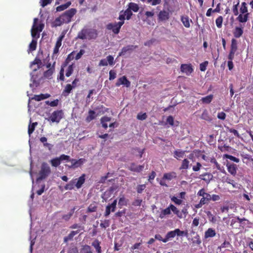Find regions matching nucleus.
<instances>
[{
    "label": "nucleus",
    "mask_w": 253,
    "mask_h": 253,
    "mask_svg": "<svg viewBox=\"0 0 253 253\" xmlns=\"http://www.w3.org/2000/svg\"><path fill=\"white\" fill-rule=\"evenodd\" d=\"M77 10L72 8L61 14L59 17L55 19L54 21L56 26H61L64 23H68L71 21L73 17L76 14Z\"/></svg>",
    "instance_id": "nucleus-1"
},
{
    "label": "nucleus",
    "mask_w": 253,
    "mask_h": 253,
    "mask_svg": "<svg viewBox=\"0 0 253 253\" xmlns=\"http://www.w3.org/2000/svg\"><path fill=\"white\" fill-rule=\"evenodd\" d=\"M39 19L35 18L34 19V22L31 29V35L33 38H39V33L42 32L44 28V24L43 23H40L38 24Z\"/></svg>",
    "instance_id": "nucleus-2"
},
{
    "label": "nucleus",
    "mask_w": 253,
    "mask_h": 253,
    "mask_svg": "<svg viewBox=\"0 0 253 253\" xmlns=\"http://www.w3.org/2000/svg\"><path fill=\"white\" fill-rule=\"evenodd\" d=\"M51 173V169L48 165L43 162L41 165V169L39 171V176L37 180H42L46 178Z\"/></svg>",
    "instance_id": "nucleus-3"
},
{
    "label": "nucleus",
    "mask_w": 253,
    "mask_h": 253,
    "mask_svg": "<svg viewBox=\"0 0 253 253\" xmlns=\"http://www.w3.org/2000/svg\"><path fill=\"white\" fill-rule=\"evenodd\" d=\"M124 24V22H115V23H110L106 25V28L108 30H112L115 34H118Z\"/></svg>",
    "instance_id": "nucleus-4"
},
{
    "label": "nucleus",
    "mask_w": 253,
    "mask_h": 253,
    "mask_svg": "<svg viewBox=\"0 0 253 253\" xmlns=\"http://www.w3.org/2000/svg\"><path fill=\"white\" fill-rule=\"evenodd\" d=\"M63 113L62 110H57L54 111L47 119L48 121L52 123H58L62 118Z\"/></svg>",
    "instance_id": "nucleus-5"
},
{
    "label": "nucleus",
    "mask_w": 253,
    "mask_h": 253,
    "mask_svg": "<svg viewBox=\"0 0 253 253\" xmlns=\"http://www.w3.org/2000/svg\"><path fill=\"white\" fill-rule=\"evenodd\" d=\"M85 161V160L83 158L79 159V160H76L74 159H70L69 162L71 163V165H66V167H68L69 169H75L78 167H81Z\"/></svg>",
    "instance_id": "nucleus-6"
},
{
    "label": "nucleus",
    "mask_w": 253,
    "mask_h": 253,
    "mask_svg": "<svg viewBox=\"0 0 253 253\" xmlns=\"http://www.w3.org/2000/svg\"><path fill=\"white\" fill-rule=\"evenodd\" d=\"M226 167L228 172L231 175L235 176L237 175L238 167L236 164L227 162Z\"/></svg>",
    "instance_id": "nucleus-7"
},
{
    "label": "nucleus",
    "mask_w": 253,
    "mask_h": 253,
    "mask_svg": "<svg viewBox=\"0 0 253 253\" xmlns=\"http://www.w3.org/2000/svg\"><path fill=\"white\" fill-rule=\"evenodd\" d=\"M117 200L115 199L112 204L108 205L106 207L104 216L107 217L110 214L111 211L114 212L116 208Z\"/></svg>",
    "instance_id": "nucleus-8"
},
{
    "label": "nucleus",
    "mask_w": 253,
    "mask_h": 253,
    "mask_svg": "<svg viewBox=\"0 0 253 253\" xmlns=\"http://www.w3.org/2000/svg\"><path fill=\"white\" fill-rule=\"evenodd\" d=\"M180 70L186 75H190L193 72V69L191 64H182L180 66Z\"/></svg>",
    "instance_id": "nucleus-9"
},
{
    "label": "nucleus",
    "mask_w": 253,
    "mask_h": 253,
    "mask_svg": "<svg viewBox=\"0 0 253 253\" xmlns=\"http://www.w3.org/2000/svg\"><path fill=\"white\" fill-rule=\"evenodd\" d=\"M121 85H124L127 87L130 86V82L127 79L125 76L119 78L116 83V85L117 86H119Z\"/></svg>",
    "instance_id": "nucleus-10"
},
{
    "label": "nucleus",
    "mask_w": 253,
    "mask_h": 253,
    "mask_svg": "<svg viewBox=\"0 0 253 253\" xmlns=\"http://www.w3.org/2000/svg\"><path fill=\"white\" fill-rule=\"evenodd\" d=\"M210 163L214 165L213 166V169L215 168L221 172L226 174V172L224 169V168L223 166H221L214 158H212L211 159Z\"/></svg>",
    "instance_id": "nucleus-11"
},
{
    "label": "nucleus",
    "mask_w": 253,
    "mask_h": 253,
    "mask_svg": "<svg viewBox=\"0 0 253 253\" xmlns=\"http://www.w3.org/2000/svg\"><path fill=\"white\" fill-rule=\"evenodd\" d=\"M244 27L241 24L239 27H236L233 32V35L236 38H239L241 37L244 33L243 31Z\"/></svg>",
    "instance_id": "nucleus-12"
},
{
    "label": "nucleus",
    "mask_w": 253,
    "mask_h": 253,
    "mask_svg": "<svg viewBox=\"0 0 253 253\" xmlns=\"http://www.w3.org/2000/svg\"><path fill=\"white\" fill-rule=\"evenodd\" d=\"M114 191V188L113 187H110L107 189L102 195V198L105 201H107L108 199L110 198L113 194Z\"/></svg>",
    "instance_id": "nucleus-13"
},
{
    "label": "nucleus",
    "mask_w": 253,
    "mask_h": 253,
    "mask_svg": "<svg viewBox=\"0 0 253 253\" xmlns=\"http://www.w3.org/2000/svg\"><path fill=\"white\" fill-rule=\"evenodd\" d=\"M144 168V165L137 166L135 165L134 163H132L131 164L129 169L130 170L132 171L139 172L143 170Z\"/></svg>",
    "instance_id": "nucleus-14"
},
{
    "label": "nucleus",
    "mask_w": 253,
    "mask_h": 253,
    "mask_svg": "<svg viewBox=\"0 0 253 253\" xmlns=\"http://www.w3.org/2000/svg\"><path fill=\"white\" fill-rule=\"evenodd\" d=\"M87 28H84L78 34L77 39L85 40L87 39Z\"/></svg>",
    "instance_id": "nucleus-15"
},
{
    "label": "nucleus",
    "mask_w": 253,
    "mask_h": 253,
    "mask_svg": "<svg viewBox=\"0 0 253 253\" xmlns=\"http://www.w3.org/2000/svg\"><path fill=\"white\" fill-rule=\"evenodd\" d=\"M76 66L74 63H72V64L67 65L65 68V76L67 77H69L73 74L74 70Z\"/></svg>",
    "instance_id": "nucleus-16"
},
{
    "label": "nucleus",
    "mask_w": 253,
    "mask_h": 253,
    "mask_svg": "<svg viewBox=\"0 0 253 253\" xmlns=\"http://www.w3.org/2000/svg\"><path fill=\"white\" fill-rule=\"evenodd\" d=\"M176 178V173L174 171L167 172L164 174L163 176V180H171L172 179Z\"/></svg>",
    "instance_id": "nucleus-17"
},
{
    "label": "nucleus",
    "mask_w": 253,
    "mask_h": 253,
    "mask_svg": "<svg viewBox=\"0 0 253 253\" xmlns=\"http://www.w3.org/2000/svg\"><path fill=\"white\" fill-rule=\"evenodd\" d=\"M199 178L200 179L206 181L207 183H209L212 179V175L210 173L205 172L202 174H200Z\"/></svg>",
    "instance_id": "nucleus-18"
},
{
    "label": "nucleus",
    "mask_w": 253,
    "mask_h": 253,
    "mask_svg": "<svg viewBox=\"0 0 253 253\" xmlns=\"http://www.w3.org/2000/svg\"><path fill=\"white\" fill-rule=\"evenodd\" d=\"M50 95L48 93L45 94H40L39 95H35L33 97L31 98L32 100H35L37 101H40L42 100L49 98Z\"/></svg>",
    "instance_id": "nucleus-19"
},
{
    "label": "nucleus",
    "mask_w": 253,
    "mask_h": 253,
    "mask_svg": "<svg viewBox=\"0 0 253 253\" xmlns=\"http://www.w3.org/2000/svg\"><path fill=\"white\" fill-rule=\"evenodd\" d=\"M97 37L96 30L87 28V38L88 40L95 39Z\"/></svg>",
    "instance_id": "nucleus-20"
},
{
    "label": "nucleus",
    "mask_w": 253,
    "mask_h": 253,
    "mask_svg": "<svg viewBox=\"0 0 253 253\" xmlns=\"http://www.w3.org/2000/svg\"><path fill=\"white\" fill-rule=\"evenodd\" d=\"M215 235L216 232L215 230L211 228H209L205 231L204 237L206 239H207L209 238L213 237Z\"/></svg>",
    "instance_id": "nucleus-21"
},
{
    "label": "nucleus",
    "mask_w": 253,
    "mask_h": 253,
    "mask_svg": "<svg viewBox=\"0 0 253 253\" xmlns=\"http://www.w3.org/2000/svg\"><path fill=\"white\" fill-rule=\"evenodd\" d=\"M159 19L165 21L169 18V13L165 10L161 11L158 15Z\"/></svg>",
    "instance_id": "nucleus-22"
},
{
    "label": "nucleus",
    "mask_w": 253,
    "mask_h": 253,
    "mask_svg": "<svg viewBox=\"0 0 253 253\" xmlns=\"http://www.w3.org/2000/svg\"><path fill=\"white\" fill-rule=\"evenodd\" d=\"M136 47V46L133 45H128L122 48L121 51L119 53V55H124L126 52L129 50H132Z\"/></svg>",
    "instance_id": "nucleus-23"
},
{
    "label": "nucleus",
    "mask_w": 253,
    "mask_h": 253,
    "mask_svg": "<svg viewBox=\"0 0 253 253\" xmlns=\"http://www.w3.org/2000/svg\"><path fill=\"white\" fill-rule=\"evenodd\" d=\"M77 180L75 183V186L78 188H80L85 182V174H82Z\"/></svg>",
    "instance_id": "nucleus-24"
},
{
    "label": "nucleus",
    "mask_w": 253,
    "mask_h": 253,
    "mask_svg": "<svg viewBox=\"0 0 253 253\" xmlns=\"http://www.w3.org/2000/svg\"><path fill=\"white\" fill-rule=\"evenodd\" d=\"M185 151L181 150H176L173 152V157L178 160L179 158H182L185 156Z\"/></svg>",
    "instance_id": "nucleus-25"
},
{
    "label": "nucleus",
    "mask_w": 253,
    "mask_h": 253,
    "mask_svg": "<svg viewBox=\"0 0 253 253\" xmlns=\"http://www.w3.org/2000/svg\"><path fill=\"white\" fill-rule=\"evenodd\" d=\"M111 120V118L108 116H104L101 118V124L104 129H106L108 127L107 122H110Z\"/></svg>",
    "instance_id": "nucleus-26"
},
{
    "label": "nucleus",
    "mask_w": 253,
    "mask_h": 253,
    "mask_svg": "<svg viewBox=\"0 0 253 253\" xmlns=\"http://www.w3.org/2000/svg\"><path fill=\"white\" fill-rule=\"evenodd\" d=\"M100 244V242L97 239H95L91 244V245L95 249L97 253H101L102 252Z\"/></svg>",
    "instance_id": "nucleus-27"
},
{
    "label": "nucleus",
    "mask_w": 253,
    "mask_h": 253,
    "mask_svg": "<svg viewBox=\"0 0 253 253\" xmlns=\"http://www.w3.org/2000/svg\"><path fill=\"white\" fill-rule=\"evenodd\" d=\"M248 18L249 13H246L244 15L239 14L236 19L240 23H245L248 21Z\"/></svg>",
    "instance_id": "nucleus-28"
},
{
    "label": "nucleus",
    "mask_w": 253,
    "mask_h": 253,
    "mask_svg": "<svg viewBox=\"0 0 253 253\" xmlns=\"http://www.w3.org/2000/svg\"><path fill=\"white\" fill-rule=\"evenodd\" d=\"M201 118L208 122H211L212 120L211 117L206 109H205L203 111L201 115Z\"/></svg>",
    "instance_id": "nucleus-29"
},
{
    "label": "nucleus",
    "mask_w": 253,
    "mask_h": 253,
    "mask_svg": "<svg viewBox=\"0 0 253 253\" xmlns=\"http://www.w3.org/2000/svg\"><path fill=\"white\" fill-rule=\"evenodd\" d=\"M95 112L93 110H89L88 111V115L85 118V121L87 123H89L92 120L96 118Z\"/></svg>",
    "instance_id": "nucleus-30"
},
{
    "label": "nucleus",
    "mask_w": 253,
    "mask_h": 253,
    "mask_svg": "<svg viewBox=\"0 0 253 253\" xmlns=\"http://www.w3.org/2000/svg\"><path fill=\"white\" fill-rule=\"evenodd\" d=\"M73 88H74L73 87V85H72L71 84H67L63 91V94L65 96L68 95L71 92V91Z\"/></svg>",
    "instance_id": "nucleus-31"
},
{
    "label": "nucleus",
    "mask_w": 253,
    "mask_h": 253,
    "mask_svg": "<svg viewBox=\"0 0 253 253\" xmlns=\"http://www.w3.org/2000/svg\"><path fill=\"white\" fill-rule=\"evenodd\" d=\"M247 220L245 218H240L239 217H237L234 219H232L231 221V224H230V226L232 227V228H234V224L237 223V222H239L241 224L242 223V222L243 221H246Z\"/></svg>",
    "instance_id": "nucleus-32"
},
{
    "label": "nucleus",
    "mask_w": 253,
    "mask_h": 253,
    "mask_svg": "<svg viewBox=\"0 0 253 253\" xmlns=\"http://www.w3.org/2000/svg\"><path fill=\"white\" fill-rule=\"evenodd\" d=\"M128 8L134 12H137L139 9L138 5L137 3L132 2L128 3Z\"/></svg>",
    "instance_id": "nucleus-33"
},
{
    "label": "nucleus",
    "mask_w": 253,
    "mask_h": 253,
    "mask_svg": "<svg viewBox=\"0 0 253 253\" xmlns=\"http://www.w3.org/2000/svg\"><path fill=\"white\" fill-rule=\"evenodd\" d=\"M171 213V209L170 208V205L166 209L163 210L160 214V217L161 218H163L165 217L166 215H169Z\"/></svg>",
    "instance_id": "nucleus-34"
},
{
    "label": "nucleus",
    "mask_w": 253,
    "mask_h": 253,
    "mask_svg": "<svg viewBox=\"0 0 253 253\" xmlns=\"http://www.w3.org/2000/svg\"><path fill=\"white\" fill-rule=\"evenodd\" d=\"M213 98V95L212 94L209 95L204 97H202L201 99V101L205 104H209L212 100Z\"/></svg>",
    "instance_id": "nucleus-35"
},
{
    "label": "nucleus",
    "mask_w": 253,
    "mask_h": 253,
    "mask_svg": "<svg viewBox=\"0 0 253 253\" xmlns=\"http://www.w3.org/2000/svg\"><path fill=\"white\" fill-rule=\"evenodd\" d=\"M74 53H75V51H73L68 54V55L67 57L66 58V59H65V61L62 64V65H63V67H66L68 65L69 62L74 59Z\"/></svg>",
    "instance_id": "nucleus-36"
},
{
    "label": "nucleus",
    "mask_w": 253,
    "mask_h": 253,
    "mask_svg": "<svg viewBox=\"0 0 253 253\" xmlns=\"http://www.w3.org/2000/svg\"><path fill=\"white\" fill-rule=\"evenodd\" d=\"M181 20L185 27L189 28L190 27V20L188 16H182L181 17Z\"/></svg>",
    "instance_id": "nucleus-37"
},
{
    "label": "nucleus",
    "mask_w": 253,
    "mask_h": 253,
    "mask_svg": "<svg viewBox=\"0 0 253 253\" xmlns=\"http://www.w3.org/2000/svg\"><path fill=\"white\" fill-rule=\"evenodd\" d=\"M189 161L187 159H184L182 160L179 169H187L189 168Z\"/></svg>",
    "instance_id": "nucleus-38"
},
{
    "label": "nucleus",
    "mask_w": 253,
    "mask_h": 253,
    "mask_svg": "<svg viewBox=\"0 0 253 253\" xmlns=\"http://www.w3.org/2000/svg\"><path fill=\"white\" fill-rule=\"evenodd\" d=\"M238 49L237 41L235 39L231 40V44L230 46V51L236 52Z\"/></svg>",
    "instance_id": "nucleus-39"
},
{
    "label": "nucleus",
    "mask_w": 253,
    "mask_h": 253,
    "mask_svg": "<svg viewBox=\"0 0 253 253\" xmlns=\"http://www.w3.org/2000/svg\"><path fill=\"white\" fill-rule=\"evenodd\" d=\"M175 233L174 230L169 231L166 234V237L165 238L164 241H166V243H167L169 240H170L171 239H172L174 237H175Z\"/></svg>",
    "instance_id": "nucleus-40"
},
{
    "label": "nucleus",
    "mask_w": 253,
    "mask_h": 253,
    "mask_svg": "<svg viewBox=\"0 0 253 253\" xmlns=\"http://www.w3.org/2000/svg\"><path fill=\"white\" fill-rule=\"evenodd\" d=\"M75 209H76L75 207H74L73 209H72L71 210V211L68 214H64V215H62V219L65 220V221L69 220L70 219V218L72 217V216L73 215Z\"/></svg>",
    "instance_id": "nucleus-41"
},
{
    "label": "nucleus",
    "mask_w": 253,
    "mask_h": 253,
    "mask_svg": "<svg viewBox=\"0 0 253 253\" xmlns=\"http://www.w3.org/2000/svg\"><path fill=\"white\" fill-rule=\"evenodd\" d=\"M50 163L52 167L55 168L58 167L61 164V162L58 157H56L51 159L50 161Z\"/></svg>",
    "instance_id": "nucleus-42"
},
{
    "label": "nucleus",
    "mask_w": 253,
    "mask_h": 253,
    "mask_svg": "<svg viewBox=\"0 0 253 253\" xmlns=\"http://www.w3.org/2000/svg\"><path fill=\"white\" fill-rule=\"evenodd\" d=\"M77 179L71 180L68 184L64 187L66 190H72L74 188L75 183Z\"/></svg>",
    "instance_id": "nucleus-43"
},
{
    "label": "nucleus",
    "mask_w": 253,
    "mask_h": 253,
    "mask_svg": "<svg viewBox=\"0 0 253 253\" xmlns=\"http://www.w3.org/2000/svg\"><path fill=\"white\" fill-rule=\"evenodd\" d=\"M223 180L224 182H225L229 184L232 185L233 187H236V183L233 179H232L230 177H229V176L223 177Z\"/></svg>",
    "instance_id": "nucleus-44"
},
{
    "label": "nucleus",
    "mask_w": 253,
    "mask_h": 253,
    "mask_svg": "<svg viewBox=\"0 0 253 253\" xmlns=\"http://www.w3.org/2000/svg\"><path fill=\"white\" fill-rule=\"evenodd\" d=\"M71 4L70 1L67 2L66 3L60 5L56 7V10L57 11H63L67 8Z\"/></svg>",
    "instance_id": "nucleus-45"
},
{
    "label": "nucleus",
    "mask_w": 253,
    "mask_h": 253,
    "mask_svg": "<svg viewBox=\"0 0 253 253\" xmlns=\"http://www.w3.org/2000/svg\"><path fill=\"white\" fill-rule=\"evenodd\" d=\"M81 253H92L91 247L87 245H84L82 247L81 250Z\"/></svg>",
    "instance_id": "nucleus-46"
},
{
    "label": "nucleus",
    "mask_w": 253,
    "mask_h": 253,
    "mask_svg": "<svg viewBox=\"0 0 253 253\" xmlns=\"http://www.w3.org/2000/svg\"><path fill=\"white\" fill-rule=\"evenodd\" d=\"M170 208L171 209V211L178 217L180 218L181 217V214L180 213V211L177 209V208L176 207H175L172 204H170Z\"/></svg>",
    "instance_id": "nucleus-47"
},
{
    "label": "nucleus",
    "mask_w": 253,
    "mask_h": 253,
    "mask_svg": "<svg viewBox=\"0 0 253 253\" xmlns=\"http://www.w3.org/2000/svg\"><path fill=\"white\" fill-rule=\"evenodd\" d=\"M79 233V230L77 231H72L70 232V233L68 235V236L64 238L65 241H67L68 240H72L73 237L77 234Z\"/></svg>",
    "instance_id": "nucleus-48"
},
{
    "label": "nucleus",
    "mask_w": 253,
    "mask_h": 253,
    "mask_svg": "<svg viewBox=\"0 0 253 253\" xmlns=\"http://www.w3.org/2000/svg\"><path fill=\"white\" fill-rule=\"evenodd\" d=\"M223 158L229 159L230 160L236 162L237 163H238L240 162L239 159L227 154H224L223 155Z\"/></svg>",
    "instance_id": "nucleus-49"
},
{
    "label": "nucleus",
    "mask_w": 253,
    "mask_h": 253,
    "mask_svg": "<svg viewBox=\"0 0 253 253\" xmlns=\"http://www.w3.org/2000/svg\"><path fill=\"white\" fill-rule=\"evenodd\" d=\"M207 216L209 218V220L213 223H215L217 221L216 217L213 215L211 211H208L207 213Z\"/></svg>",
    "instance_id": "nucleus-50"
},
{
    "label": "nucleus",
    "mask_w": 253,
    "mask_h": 253,
    "mask_svg": "<svg viewBox=\"0 0 253 253\" xmlns=\"http://www.w3.org/2000/svg\"><path fill=\"white\" fill-rule=\"evenodd\" d=\"M38 123L37 122L33 123L31 125H29L28 126V134L29 135L34 132L35 127L37 126Z\"/></svg>",
    "instance_id": "nucleus-51"
},
{
    "label": "nucleus",
    "mask_w": 253,
    "mask_h": 253,
    "mask_svg": "<svg viewBox=\"0 0 253 253\" xmlns=\"http://www.w3.org/2000/svg\"><path fill=\"white\" fill-rule=\"evenodd\" d=\"M65 67H63V65H61V68L59 72V77L58 78L61 81H64L65 80L64 70Z\"/></svg>",
    "instance_id": "nucleus-52"
},
{
    "label": "nucleus",
    "mask_w": 253,
    "mask_h": 253,
    "mask_svg": "<svg viewBox=\"0 0 253 253\" xmlns=\"http://www.w3.org/2000/svg\"><path fill=\"white\" fill-rule=\"evenodd\" d=\"M127 200L125 198L124 196H123L119 200L118 205L120 207L123 206H126Z\"/></svg>",
    "instance_id": "nucleus-53"
},
{
    "label": "nucleus",
    "mask_w": 253,
    "mask_h": 253,
    "mask_svg": "<svg viewBox=\"0 0 253 253\" xmlns=\"http://www.w3.org/2000/svg\"><path fill=\"white\" fill-rule=\"evenodd\" d=\"M65 37V34L62 33V34L58 37L56 41L55 45L56 46L60 47L62 44V41Z\"/></svg>",
    "instance_id": "nucleus-54"
},
{
    "label": "nucleus",
    "mask_w": 253,
    "mask_h": 253,
    "mask_svg": "<svg viewBox=\"0 0 253 253\" xmlns=\"http://www.w3.org/2000/svg\"><path fill=\"white\" fill-rule=\"evenodd\" d=\"M54 69L49 68L44 72L43 76L45 78H50L53 74Z\"/></svg>",
    "instance_id": "nucleus-55"
},
{
    "label": "nucleus",
    "mask_w": 253,
    "mask_h": 253,
    "mask_svg": "<svg viewBox=\"0 0 253 253\" xmlns=\"http://www.w3.org/2000/svg\"><path fill=\"white\" fill-rule=\"evenodd\" d=\"M37 41L35 40H33L29 44V50L31 51L35 50L37 47Z\"/></svg>",
    "instance_id": "nucleus-56"
},
{
    "label": "nucleus",
    "mask_w": 253,
    "mask_h": 253,
    "mask_svg": "<svg viewBox=\"0 0 253 253\" xmlns=\"http://www.w3.org/2000/svg\"><path fill=\"white\" fill-rule=\"evenodd\" d=\"M247 4L245 2H243L241 4V8H240V12L242 13V14H246V13H248L247 12H248V8H247Z\"/></svg>",
    "instance_id": "nucleus-57"
},
{
    "label": "nucleus",
    "mask_w": 253,
    "mask_h": 253,
    "mask_svg": "<svg viewBox=\"0 0 253 253\" xmlns=\"http://www.w3.org/2000/svg\"><path fill=\"white\" fill-rule=\"evenodd\" d=\"M37 64L38 65V68L37 69H34V71H36L38 69H39L42 64V61L40 59L36 58L34 61L32 62L31 65Z\"/></svg>",
    "instance_id": "nucleus-58"
},
{
    "label": "nucleus",
    "mask_w": 253,
    "mask_h": 253,
    "mask_svg": "<svg viewBox=\"0 0 253 253\" xmlns=\"http://www.w3.org/2000/svg\"><path fill=\"white\" fill-rule=\"evenodd\" d=\"M58 158L61 163L63 161L69 162L70 160V157L65 154L61 155Z\"/></svg>",
    "instance_id": "nucleus-59"
},
{
    "label": "nucleus",
    "mask_w": 253,
    "mask_h": 253,
    "mask_svg": "<svg viewBox=\"0 0 253 253\" xmlns=\"http://www.w3.org/2000/svg\"><path fill=\"white\" fill-rule=\"evenodd\" d=\"M201 203H204L205 204H207L211 200V195L209 193L206 194L201 199Z\"/></svg>",
    "instance_id": "nucleus-60"
},
{
    "label": "nucleus",
    "mask_w": 253,
    "mask_h": 253,
    "mask_svg": "<svg viewBox=\"0 0 253 253\" xmlns=\"http://www.w3.org/2000/svg\"><path fill=\"white\" fill-rule=\"evenodd\" d=\"M222 22H223V18L221 16H219L216 18V19L215 20V23H216V26L218 28H220L222 27Z\"/></svg>",
    "instance_id": "nucleus-61"
},
{
    "label": "nucleus",
    "mask_w": 253,
    "mask_h": 253,
    "mask_svg": "<svg viewBox=\"0 0 253 253\" xmlns=\"http://www.w3.org/2000/svg\"><path fill=\"white\" fill-rule=\"evenodd\" d=\"M124 15L126 16V19L127 20H129L131 18V16L132 15V13L131 10L127 8L125 11H124Z\"/></svg>",
    "instance_id": "nucleus-62"
},
{
    "label": "nucleus",
    "mask_w": 253,
    "mask_h": 253,
    "mask_svg": "<svg viewBox=\"0 0 253 253\" xmlns=\"http://www.w3.org/2000/svg\"><path fill=\"white\" fill-rule=\"evenodd\" d=\"M59 100L57 99L52 101H46L45 103L51 107H56L58 105Z\"/></svg>",
    "instance_id": "nucleus-63"
},
{
    "label": "nucleus",
    "mask_w": 253,
    "mask_h": 253,
    "mask_svg": "<svg viewBox=\"0 0 253 253\" xmlns=\"http://www.w3.org/2000/svg\"><path fill=\"white\" fill-rule=\"evenodd\" d=\"M147 117V115L146 113H140L137 115V119L139 120H144Z\"/></svg>",
    "instance_id": "nucleus-64"
}]
</instances>
